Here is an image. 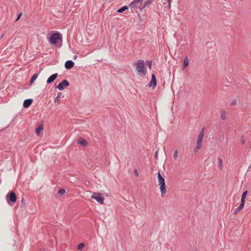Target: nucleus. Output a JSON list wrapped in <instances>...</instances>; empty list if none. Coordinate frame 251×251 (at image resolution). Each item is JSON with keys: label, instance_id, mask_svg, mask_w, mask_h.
<instances>
[{"label": "nucleus", "instance_id": "1", "mask_svg": "<svg viewBox=\"0 0 251 251\" xmlns=\"http://www.w3.org/2000/svg\"><path fill=\"white\" fill-rule=\"evenodd\" d=\"M134 66H135V70L140 76L144 77L146 75L147 68L143 60H138L137 62L134 63Z\"/></svg>", "mask_w": 251, "mask_h": 251}, {"label": "nucleus", "instance_id": "2", "mask_svg": "<svg viewBox=\"0 0 251 251\" xmlns=\"http://www.w3.org/2000/svg\"><path fill=\"white\" fill-rule=\"evenodd\" d=\"M49 42L51 44L60 47L62 45V42L61 35L58 32L53 33L50 37Z\"/></svg>", "mask_w": 251, "mask_h": 251}, {"label": "nucleus", "instance_id": "3", "mask_svg": "<svg viewBox=\"0 0 251 251\" xmlns=\"http://www.w3.org/2000/svg\"><path fill=\"white\" fill-rule=\"evenodd\" d=\"M157 178L158 179L159 184L160 185V190L161 192V197H163L166 193V187L165 178L161 176L159 172L157 174Z\"/></svg>", "mask_w": 251, "mask_h": 251}, {"label": "nucleus", "instance_id": "4", "mask_svg": "<svg viewBox=\"0 0 251 251\" xmlns=\"http://www.w3.org/2000/svg\"><path fill=\"white\" fill-rule=\"evenodd\" d=\"M145 0H134L129 4V7L131 9H134L135 12L138 13V10L142 11V3Z\"/></svg>", "mask_w": 251, "mask_h": 251}, {"label": "nucleus", "instance_id": "5", "mask_svg": "<svg viewBox=\"0 0 251 251\" xmlns=\"http://www.w3.org/2000/svg\"><path fill=\"white\" fill-rule=\"evenodd\" d=\"M91 198L96 200L100 204H103L104 200L102 194L100 193H93Z\"/></svg>", "mask_w": 251, "mask_h": 251}, {"label": "nucleus", "instance_id": "6", "mask_svg": "<svg viewBox=\"0 0 251 251\" xmlns=\"http://www.w3.org/2000/svg\"><path fill=\"white\" fill-rule=\"evenodd\" d=\"M6 199L8 203L9 204L10 202L15 203L17 201V196L13 191H10L6 196Z\"/></svg>", "mask_w": 251, "mask_h": 251}, {"label": "nucleus", "instance_id": "7", "mask_svg": "<svg viewBox=\"0 0 251 251\" xmlns=\"http://www.w3.org/2000/svg\"><path fill=\"white\" fill-rule=\"evenodd\" d=\"M70 85V83L67 80L64 79L59 83L58 86L56 87L59 90H63L65 87H67Z\"/></svg>", "mask_w": 251, "mask_h": 251}, {"label": "nucleus", "instance_id": "8", "mask_svg": "<svg viewBox=\"0 0 251 251\" xmlns=\"http://www.w3.org/2000/svg\"><path fill=\"white\" fill-rule=\"evenodd\" d=\"M157 85V79L154 74L151 75V80L149 82L148 86L150 87H155Z\"/></svg>", "mask_w": 251, "mask_h": 251}, {"label": "nucleus", "instance_id": "9", "mask_svg": "<svg viewBox=\"0 0 251 251\" xmlns=\"http://www.w3.org/2000/svg\"><path fill=\"white\" fill-rule=\"evenodd\" d=\"M204 136V128L203 127L199 133L198 138L197 139V142H198L200 143H202Z\"/></svg>", "mask_w": 251, "mask_h": 251}, {"label": "nucleus", "instance_id": "10", "mask_svg": "<svg viewBox=\"0 0 251 251\" xmlns=\"http://www.w3.org/2000/svg\"><path fill=\"white\" fill-rule=\"evenodd\" d=\"M75 65V63L72 60H68L65 63V67L67 70L72 69Z\"/></svg>", "mask_w": 251, "mask_h": 251}, {"label": "nucleus", "instance_id": "11", "mask_svg": "<svg viewBox=\"0 0 251 251\" xmlns=\"http://www.w3.org/2000/svg\"><path fill=\"white\" fill-rule=\"evenodd\" d=\"M57 76H58L57 73L54 74L52 75H50L48 78V79L47 80V84H50V83H52V82H53L56 79Z\"/></svg>", "mask_w": 251, "mask_h": 251}, {"label": "nucleus", "instance_id": "12", "mask_svg": "<svg viewBox=\"0 0 251 251\" xmlns=\"http://www.w3.org/2000/svg\"><path fill=\"white\" fill-rule=\"evenodd\" d=\"M33 100L32 99H26L24 100L23 103V107L24 108H27L29 107L32 104Z\"/></svg>", "mask_w": 251, "mask_h": 251}, {"label": "nucleus", "instance_id": "13", "mask_svg": "<svg viewBox=\"0 0 251 251\" xmlns=\"http://www.w3.org/2000/svg\"><path fill=\"white\" fill-rule=\"evenodd\" d=\"M77 143L83 147H85L88 145L87 141L83 138H79L78 139Z\"/></svg>", "mask_w": 251, "mask_h": 251}, {"label": "nucleus", "instance_id": "14", "mask_svg": "<svg viewBox=\"0 0 251 251\" xmlns=\"http://www.w3.org/2000/svg\"><path fill=\"white\" fill-rule=\"evenodd\" d=\"M153 2V0H146L144 2L143 1L142 3V8L144 9L146 7L149 6L151 4H152Z\"/></svg>", "mask_w": 251, "mask_h": 251}, {"label": "nucleus", "instance_id": "15", "mask_svg": "<svg viewBox=\"0 0 251 251\" xmlns=\"http://www.w3.org/2000/svg\"><path fill=\"white\" fill-rule=\"evenodd\" d=\"M38 74H36V73L34 74L32 76L31 78H30V82H29L30 85H31L33 84V83L36 79V78L38 77Z\"/></svg>", "mask_w": 251, "mask_h": 251}, {"label": "nucleus", "instance_id": "16", "mask_svg": "<svg viewBox=\"0 0 251 251\" xmlns=\"http://www.w3.org/2000/svg\"><path fill=\"white\" fill-rule=\"evenodd\" d=\"M189 60L188 58L185 57L183 60V70H184L185 68H186L188 66V65L189 64Z\"/></svg>", "mask_w": 251, "mask_h": 251}, {"label": "nucleus", "instance_id": "17", "mask_svg": "<svg viewBox=\"0 0 251 251\" xmlns=\"http://www.w3.org/2000/svg\"><path fill=\"white\" fill-rule=\"evenodd\" d=\"M43 130V126L42 125H39L35 129V133L37 135H39L40 132Z\"/></svg>", "mask_w": 251, "mask_h": 251}, {"label": "nucleus", "instance_id": "18", "mask_svg": "<svg viewBox=\"0 0 251 251\" xmlns=\"http://www.w3.org/2000/svg\"><path fill=\"white\" fill-rule=\"evenodd\" d=\"M128 9V7L127 6H124L121 7L120 8H119L117 10V12L118 13H123L124 11H125V10H126Z\"/></svg>", "mask_w": 251, "mask_h": 251}, {"label": "nucleus", "instance_id": "19", "mask_svg": "<svg viewBox=\"0 0 251 251\" xmlns=\"http://www.w3.org/2000/svg\"><path fill=\"white\" fill-rule=\"evenodd\" d=\"M61 93L59 92L57 96L54 99V102H58L60 100Z\"/></svg>", "mask_w": 251, "mask_h": 251}, {"label": "nucleus", "instance_id": "20", "mask_svg": "<svg viewBox=\"0 0 251 251\" xmlns=\"http://www.w3.org/2000/svg\"><path fill=\"white\" fill-rule=\"evenodd\" d=\"M243 208V206L240 205L234 211V214H238L239 211Z\"/></svg>", "mask_w": 251, "mask_h": 251}, {"label": "nucleus", "instance_id": "21", "mask_svg": "<svg viewBox=\"0 0 251 251\" xmlns=\"http://www.w3.org/2000/svg\"><path fill=\"white\" fill-rule=\"evenodd\" d=\"M218 160H219V164H218L219 168L220 170H222V168H223V161H222V158H219Z\"/></svg>", "mask_w": 251, "mask_h": 251}, {"label": "nucleus", "instance_id": "22", "mask_svg": "<svg viewBox=\"0 0 251 251\" xmlns=\"http://www.w3.org/2000/svg\"><path fill=\"white\" fill-rule=\"evenodd\" d=\"M65 193V190L64 189H60L58 191V194L59 195H63Z\"/></svg>", "mask_w": 251, "mask_h": 251}, {"label": "nucleus", "instance_id": "23", "mask_svg": "<svg viewBox=\"0 0 251 251\" xmlns=\"http://www.w3.org/2000/svg\"><path fill=\"white\" fill-rule=\"evenodd\" d=\"M84 244L83 243H80L77 246V249L78 250H81V249L84 247Z\"/></svg>", "mask_w": 251, "mask_h": 251}, {"label": "nucleus", "instance_id": "24", "mask_svg": "<svg viewBox=\"0 0 251 251\" xmlns=\"http://www.w3.org/2000/svg\"><path fill=\"white\" fill-rule=\"evenodd\" d=\"M221 119L222 120H225L226 119V116L225 112H223L221 115Z\"/></svg>", "mask_w": 251, "mask_h": 251}, {"label": "nucleus", "instance_id": "25", "mask_svg": "<svg viewBox=\"0 0 251 251\" xmlns=\"http://www.w3.org/2000/svg\"><path fill=\"white\" fill-rule=\"evenodd\" d=\"M146 63L147 66L149 67L150 69L151 68L152 61L150 60H147Z\"/></svg>", "mask_w": 251, "mask_h": 251}, {"label": "nucleus", "instance_id": "26", "mask_svg": "<svg viewBox=\"0 0 251 251\" xmlns=\"http://www.w3.org/2000/svg\"><path fill=\"white\" fill-rule=\"evenodd\" d=\"M202 143H200L197 142V145L196 147H197V149H200L202 147Z\"/></svg>", "mask_w": 251, "mask_h": 251}, {"label": "nucleus", "instance_id": "27", "mask_svg": "<svg viewBox=\"0 0 251 251\" xmlns=\"http://www.w3.org/2000/svg\"><path fill=\"white\" fill-rule=\"evenodd\" d=\"M177 157H178V152L177 151H174V158L175 160H176V158H177Z\"/></svg>", "mask_w": 251, "mask_h": 251}, {"label": "nucleus", "instance_id": "28", "mask_svg": "<svg viewBox=\"0 0 251 251\" xmlns=\"http://www.w3.org/2000/svg\"><path fill=\"white\" fill-rule=\"evenodd\" d=\"M245 199H244V198H241V203L240 205L243 206L244 207V205H245Z\"/></svg>", "mask_w": 251, "mask_h": 251}, {"label": "nucleus", "instance_id": "29", "mask_svg": "<svg viewBox=\"0 0 251 251\" xmlns=\"http://www.w3.org/2000/svg\"><path fill=\"white\" fill-rule=\"evenodd\" d=\"M247 194H248L247 191H246L244 192L243 193L242 195L241 198H244V199H246V197L247 196Z\"/></svg>", "mask_w": 251, "mask_h": 251}, {"label": "nucleus", "instance_id": "30", "mask_svg": "<svg viewBox=\"0 0 251 251\" xmlns=\"http://www.w3.org/2000/svg\"><path fill=\"white\" fill-rule=\"evenodd\" d=\"M22 15V13H19V14L18 15L17 18V19H16L15 22L17 21L18 20H19L20 19V18H21V17Z\"/></svg>", "mask_w": 251, "mask_h": 251}, {"label": "nucleus", "instance_id": "31", "mask_svg": "<svg viewBox=\"0 0 251 251\" xmlns=\"http://www.w3.org/2000/svg\"><path fill=\"white\" fill-rule=\"evenodd\" d=\"M21 202H22V204L23 205H25V204H26V202H25V200L24 199V198H22V201H21Z\"/></svg>", "mask_w": 251, "mask_h": 251}, {"label": "nucleus", "instance_id": "32", "mask_svg": "<svg viewBox=\"0 0 251 251\" xmlns=\"http://www.w3.org/2000/svg\"><path fill=\"white\" fill-rule=\"evenodd\" d=\"M199 150L200 149H197V147H196L194 149V152L195 154H196L198 152Z\"/></svg>", "mask_w": 251, "mask_h": 251}, {"label": "nucleus", "instance_id": "33", "mask_svg": "<svg viewBox=\"0 0 251 251\" xmlns=\"http://www.w3.org/2000/svg\"><path fill=\"white\" fill-rule=\"evenodd\" d=\"M236 104V100H233L231 102V105H235Z\"/></svg>", "mask_w": 251, "mask_h": 251}, {"label": "nucleus", "instance_id": "34", "mask_svg": "<svg viewBox=\"0 0 251 251\" xmlns=\"http://www.w3.org/2000/svg\"><path fill=\"white\" fill-rule=\"evenodd\" d=\"M134 174H135V175L136 176H137L139 175L138 173V172H137L136 169L134 171Z\"/></svg>", "mask_w": 251, "mask_h": 251}, {"label": "nucleus", "instance_id": "35", "mask_svg": "<svg viewBox=\"0 0 251 251\" xmlns=\"http://www.w3.org/2000/svg\"><path fill=\"white\" fill-rule=\"evenodd\" d=\"M168 8H170L171 7V2L170 1H169V2H168Z\"/></svg>", "mask_w": 251, "mask_h": 251}, {"label": "nucleus", "instance_id": "36", "mask_svg": "<svg viewBox=\"0 0 251 251\" xmlns=\"http://www.w3.org/2000/svg\"><path fill=\"white\" fill-rule=\"evenodd\" d=\"M245 139H242L241 140V143L242 144H245Z\"/></svg>", "mask_w": 251, "mask_h": 251}, {"label": "nucleus", "instance_id": "37", "mask_svg": "<svg viewBox=\"0 0 251 251\" xmlns=\"http://www.w3.org/2000/svg\"><path fill=\"white\" fill-rule=\"evenodd\" d=\"M77 57V56L76 55H75L73 57L74 59H76Z\"/></svg>", "mask_w": 251, "mask_h": 251}, {"label": "nucleus", "instance_id": "38", "mask_svg": "<svg viewBox=\"0 0 251 251\" xmlns=\"http://www.w3.org/2000/svg\"><path fill=\"white\" fill-rule=\"evenodd\" d=\"M138 16L139 17V19H140V20H142L141 16L139 14H138ZM142 20H143L142 19Z\"/></svg>", "mask_w": 251, "mask_h": 251}, {"label": "nucleus", "instance_id": "39", "mask_svg": "<svg viewBox=\"0 0 251 251\" xmlns=\"http://www.w3.org/2000/svg\"><path fill=\"white\" fill-rule=\"evenodd\" d=\"M168 1V2H169V1H170V2H171V0H167Z\"/></svg>", "mask_w": 251, "mask_h": 251}]
</instances>
